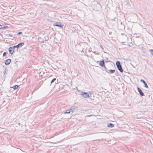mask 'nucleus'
I'll use <instances>...</instances> for the list:
<instances>
[{
	"label": "nucleus",
	"mask_w": 153,
	"mask_h": 153,
	"mask_svg": "<svg viewBox=\"0 0 153 153\" xmlns=\"http://www.w3.org/2000/svg\"><path fill=\"white\" fill-rule=\"evenodd\" d=\"M92 93L91 91H89L87 92H82L81 93V94L83 97L87 98L90 97Z\"/></svg>",
	"instance_id": "f257e3e1"
},
{
	"label": "nucleus",
	"mask_w": 153,
	"mask_h": 153,
	"mask_svg": "<svg viewBox=\"0 0 153 153\" xmlns=\"http://www.w3.org/2000/svg\"><path fill=\"white\" fill-rule=\"evenodd\" d=\"M116 65L117 66V68L118 70L121 72H123V70L122 68V66L120 64V62L119 61H117L116 62Z\"/></svg>",
	"instance_id": "f03ea898"
},
{
	"label": "nucleus",
	"mask_w": 153,
	"mask_h": 153,
	"mask_svg": "<svg viewBox=\"0 0 153 153\" xmlns=\"http://www.w3.org/2000/svg\"><path fill=\"white\" fill-rule=\"evenodd\" d=\"M9 51L10 54L12 55L14 51V49L13 47H10L9 48Z\"/></svg>",
	"instance_id": "7ed1b4c3"
},
{
	"label": "nucleus",
	"mask_w": 153,
	"mask_h": 153,
	"mask_svg": "<svg viewBox=\"0 0 153 153\" xmlns=\"http://www.w3.org/2000/svg\"><path fill=\"white\" fill-rule=\"evenodd\" d=\"M54 25L56 26L59 27H62L63 25H62L60 22H56L54 24Z\"/></svg>",
	"instance_id": "20e7f679"
},
{
	"label": "nucleus",
	"mask_w": 153,
	"mask_h": 153,
	"mask_svg": "<svg viewBox=\"0 0 153 153\" xmlns=\"http://www.w3.org/2000/svg\"><path fill=\"white\" fill-rule=\"evenodd\" d=\"M137 89L140 95L141 96H143L144 95V94L142 91L138 87H137Z\"/></svg>",
	"instance_id": "39448f33"
},
{
	"label": "nucleus",
	"mask_w": 153,
	"mask_h": 153,
	"mask_svg": "<svg viewBox=\"0 0 153 153\" xmlns=\"http://www.w3.org/2000/svg\"><path fill=\"white\" fill-rule=\"evenodd\" d=\"M8 28V26H4L2 25H0V29H6Z\"/></svg>",
	"instance_id": "423d86ee"
},
{
	"label": "nucleus",
	"mask_w": 153,
	"mask_h": 153,
	"mask_svg": "<svg viewBox=\"0 0 153 153\" xmlns=\"http://www.w3.org/2000/svg\"><path fill=\"white\" fill-rule=\"evenodd\" d=\"M11 62V60L10 59H7L5 61V63L6 65H9Z\"/></svg>",
	"instance_id": "0eeeda50"
},
{
	"label": "nucleus",
	"mask_w": 153,
	"mask_h": 153,
	"mask_svg": "<svg viewBox=\"0 0 153 153\" xmlns=\"http://www.w3.org/2000/svg\"><path fill=\"white\" fill-rule=\"evenodd\" d=\"M104 61L103 60H102L100 62L99 65L102 67H103L104 65Z\"/></svg>",
	"instance_id": "6e6552de"
},
{
	"label": "nucleus",
	"mask_w": 153,
	"mask_h": 153,
	"mask_svg": "<svg viewBox=\"0 0 153 153\" xmlns=\"http://www.w3.org/2000/svg\"><path fill=\"white\" fill-rule=\"evenodd\" d=\"M77 109V107L75 106L72 107L70 109L71 111V112H73L74 110H76Z\"/></svg>",
	"instance_id": "1a4fd4ad"
},
{
	"label": "nucleus",
	"mask_w": 153,
	"mask_h": 153,
	"mask_svg": "<svg viewBox=\"0 0 153 153\" xmlns=\"http://www.w3.org/2000/svg\"><path fill=\"white\" fill-rule=\"evenodd\" d=\"M108 71H109V72L108 71H107V72L108 73H114V72H115V70H108Z\"/></svg>",
	"instance_id": "9d476101"
},
{
	"label": "nucleus",
	"mask_w": 153,
	"mask_h": 153,
	"mask_svg": "<svg viewBox=\"0 0 153 153\" xmlns=\"http://www.w3.org/2000/svg\"><path fill=\"white\" fill-rule=\"evenodd\" d=\"M107 126L109 128H112L114 126V125L112 123H110L109 124H108L107 125Z\"/></svg>",
	"instance_id": "9b49d317"
},
{
	"label": "nucleus",
	"mask_w": 153,
	"mask_h": 153,
	"mask_svg": "<svg viewBox=\"0 0 153 153\" xmlns=\"http://www.w3.org/2000/svg\"><path fill=\"white\" fill-rule=\"evenodd\" d=\"M19 47H20L23 46L24 45V42H21L19 43L18 45Z\"/></svg>",
	"instance_id": "f8f14e48"
},
{
	"label": "nucleus",
	"mask_w": 153,
	"mask_h": 153,
	"mask_svg": "<svg viewBox=\"0 0 153 153\" xmlns=\"http://www.w3.org/2000/svg\"><path fill=\"white\" fill-rule=\"evenodd\" d=\"M71 112V109H69L67 110L65 113L69 114V113H70Z\"/></svg>",
	"instance_id": "ddd939ff"
},
{
	"label": "nucleus",
	"mask_w": 153,
	"mask_h": 153,
	"mask_svg": "<svg viewBox=\"0 0 153 153\" xmlns=\"http://www.w3.org/2000/svg\"><path fill=\"white\" fill-rule=\"evenodd\" d=\"M19 87V86L18 85H16L15 86H13V88L15 90L17 89Z\"/></svg>",
	"instance_id": "4468645a"
},
{
	"label": "nucleus",
	"mask_w": 153,
	"mask_h": 153,
	"mask_svg": "<svg viewBox=\"0 0 153 153\" xmlns=\"http://www.w3.org/2000/svg\"><path fill=\"white\" fill-rule=\"evenodd\" d=\"M143 84L144 85V86L145 87H146V88H148V86L146 82H145Z\"/></svg>",
	"instance_id": "2eb2a0df"
},
{
	"label": "nucleus",
	"mask_w": 153,
	"mask_h": 153,
	"mask_svg": "<svg viewBox=\"0 0 153 153\" xmlns=\"http://www.w3.org/2000/svg\"><path fill=\"white\" fill-rule=\"evenodd\" d=\"M56 80V79L55 78H53L51 81V83H53L55 80Z\"/></svg>",
	"instance_id": "dca6fc26"
},
{
	"label": "nucleus",
	"mask_w": 153,
	"mask_h": 153,
	"mask_svg": "<svg viewBox=\"0 0 153 153\" xmlns=\"http://www.w3.org/2000/svg\"><path fill=\"white\" fill-rule=\"evenodd\" d=\"M13 47L14 49L15 48H18L19 47V46H18V45H16V46H13Z\"/></svg>",
	"instance_id": "f3484780"
},
{
	"label": "nucleus",
	"mask_w": 153,
	"mask_h": 153,
	"mask_svg": "<svg viewBox=\"0 0 153 153\" xmlns=\"http://www.w3.org/2000/svg\"><path fill=\"white\" fill-rule=\"evenodd\" d=\"M140 82H143V83L145 82V81L143 79H141L140 80Z\"/></svg>",
	"instance_id": "a211bd4d"
},
{
	"label": "nucleus",
	"mask_w": 153,
	"mask_h": 153,
	"mask_svg": "<svg viewBox=\"0 0 153 153\" xmlns=\"http://www.w3.org/2000/svg\"><path fill=\"white\" fill-rule=\"evenodd\" d=\"M44 74V72H43V71H41L40 73V74H41L42 76V74Z\"/></svg>",
	"instance_id": "6ab92c4d"
},
{
	"label": "nucleus",
	"mask_w": 153,
	"mask_h": 153,
	"mask_svg": "<svg viewBox=\"0 0 153 153\" xmlns=\"http://www.w3.org/2000/svg\"><path fill=\"white\" fill-rule=\"evenodd\" d=\"M6 52H4V53H3V56H5L6 55Z\"/></svg>",
	"instance_id": "aec40b11"
},
{
	"label": "nucleus",
	"mask_w": 153,
	"mask_h": 153,
	"mask_svg": "<svg viewBox=\"0 0 153 153\" xmlns=\"http://www.w3.org/2000/svg\"><path fill=\"white\" fill-rule=\"evenodd\" d=\"M22 33L21 32H19L17 34H20Z\"/></svg>",
	"instance_id": "412c9836"
},
{
	"label": "nucleus",
	"mask_w": 153,
	"mask_h": 153,
	"mask_svg": "<svg viewBox=\"0 0 153 153\" xmlns=\"http://www.w3.org/2000/svg\"><path fill=\"white\" fill-rule=\"evenodd\" d=\"M149 51L150 52H151V51H153V50H152V49L149 50Z\"/></svg>",
	"instance_id": "4be33fe9"
},
{
	"label": "nucleus",
	"mask_w": 153,
	"mask_h": 153,
	"mask_svg": "<svg viewBox=\"0 0 153 153\" xmlns=\"http://www.w3.org/2000/svg\"><path fill=\"white\" fill-rule=\"evenodd\" d=\"M100 47H101V48H102V46H100Z\"/></svg>",
	"instance_id": "5701e85b"
},
{
	"label": "nucleus",
	"mask_w": 153,
	"mask_h": 153,
	"mask_svg": "<svg viewBox=\"0 0 153 153\" xmlns=\"http://www.w3.org/2000/svg\"><path fill=\"white\" fill-rule=\"evenodd\" d=\"M105 69H106V67H105Z\"/></svg>",
	"instance_id": "b1692460"
},
{
	"label": "nucleus",
	"mask_w": 153,
	"mask_h": 153,
	"mask_svg": "<svg viewBox=\"0 0 153 153\" xmlns=\"http://www.w3.org/2000/svg\"><path fill=\"white\" fill-rule=\"evenodd\" d=\"M91 116L90 115V116H89V115H88V117H89V116Z\"/></svg>",
	"instance_id": "393cba45"
},
{
	"label": "nucleus",
	"mask_w": 153,
	"mask_h": 153,
	"mask_svg": "<svg viewBox=\"0 0 153 153\" xmlns=\"http://www.w3.org/2000/svg\"><path fill=\"white\" fill-rule=\"evenodd\" d=\"M152 55H153V53H152Z\"/></svg>",
	"instance_id": "a878e982"
}]
</instances>
